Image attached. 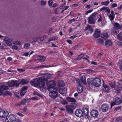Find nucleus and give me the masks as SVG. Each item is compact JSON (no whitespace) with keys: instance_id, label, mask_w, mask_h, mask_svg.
Here are the masks:
<instances>
[{"instance_id":"f257e3e1","label":"nucleus","mask_w":122,"mask_h":122,"mask_svg":"<svg viewBox=\"0 0 122 122\" xmlns=\"http://www.w3.org/2000/svg\"><path fill=\"white\" fill-rule=\"evenodd\" d=\"M45 77L46 76H43L41 77L35 79L34 81H31L30 82V84L32 86L39 87L41 91L44 92L45 91L46 87L45 86L44 81L46 80V78H45Z\"/></svg>"},{"instance_id":"f03ea898","label":"nucleus","mask_w":122,"mask_h":122,"mask_svg":"<svg viewBox=\"0 0 122 122\" xmlns=\"http://www.w3.org/2000/svg\"><path fill=\"white\" fill-rule=\"evenodd\" d=\"M51 90H48L50 91V92L49 93V96L51 98L54 99L55 98H57V100H56L55 101L56 102H58L59 101V99L60 98L59 97H57L58 94L57 92V89L53 88L51 89Z\"/></svg>"},{"instance_id":"7ed1b4c3","label":"nucleus","mask_w":122,"mask_h":122,"mask_svg":"<svg viewBox=\"0 0 122 122\" xmlns=\"http://www.w3.org/2000/svg\"><path fill=\"white\" fill-rule=\"evenodd\" d=\"M97 14V13L95 12L90 15L89 17L88 18V22L89 24H92L95 23V18Z\"/></svg>"},{"instance_id":"20e7f679","label":"nucleus","mask_w":122,"mask_h":122,"mask_svg":"<svg viewBox=\"0 0 122 122\" xmlns=\"http://www.w3.org/2000/svg\"><path fill=\"white\" fill-rule=\"evenodd\" d=\"M20 84V83L19 81L12 80L11 81H9L6 83V84L8 85L9 87H12L15 86H18Z\"/></svg>"},{"instance_id":"39448f33","label":"nucleus","mask_w":122,"mask_h":122,"mask_svg":"<svg viewBox=\"0 0 122 122\" xmlns=\"http://www.w3.org/2000/svg\"><path fill=\"white\" fill-rule=\"evenodd\" d=\"M66 111L69 113H73V111L75 109V107L73 104L66 105L65 106Z\"/></svg>"},{"instance_id":"423d86ee","label":"nucleus","mask_w":122,"mask_h":122,"mask_svg":"<svg viewBox=\"0 0 122 122\" xmlns=\"http://www.w3.org/2000/svg\"><path fill=\"white\" fill-rule=\"evenodd\" d=\"M92 81V84H93L95 86L99 87L101 85V81L98 78L95 77L94 78Z\"/></svg>"},{"instance_id":"0eeeda50","label":"nucleus","mask_w":122,"mask_h":122,"mask_svg":"<svg viewBox=\"0 0 122 122\" xmlns=\"http://www.w3.org/2000/svg\"><path fill=\"white\" fill-rule=\"evenodd\" d=\"M55 81L54 80H51L47 83L48 90H51V89L56 88H55Z\"/></svg>"},{"instance_id":"6e6552de","label":"nucleus","mask_w":122,"mask_h":122,"mask_svg":"<svg viewBox=\"0 0 122 122\" xmlns=\"http://www.w3.org/2000/svg\"><path fill=\"white\" fill-rule=\"evenodd\" d=\"M9 119L11 122H19L20 120L18 119H16V117L14 115L11 114L8 116Z\"/></svg>"},{"instance_id":"1a4fd4ad","label":"nucleus","mask_w":122,"mask_h":122,"mask_svg":"<svg viewBox=\"0 0 122 122\" xmlns=\"http://www.w3.org/2000/svg\"><path fill=\"white\" fill-rule=\"evenodd\" d=\"M77 82L78 84H81L82 83L84 84H86V77L84 76H82L80 80H77Z\"/></svg>"},{"instance_id":"9d476101","label":"nucleus","mask_w":122,"mask_h":122,"mask_svg":"<svg viewBox=\"0 0 122 122\" xmlns=\"http://www.w3.org/2000/svg\"><path fill=\"white\" fill-rule=\"evenodd\" d=\"M109 108V106L107 104H104L101 106V109L102 112H105L107 111Z\"/></svg>"},{"instance_id":"9b49d317","label":"nucleus","mask_w":122,"mask_h":122,"mask_svg":"<svg viewBox=\"0 0 122 122\" xmlns=\"http://www.w3.org/2000/svg\"><path fill=\"white\" fill-rule=\"evenodd\" d=\"M75 115L78 117H81L83 115L82 111L80 109H76L75 111Z\"/></svg>"},{"instance_id":"f8f14e48","label":"nucleus","mask_w":122,"mask_h":122,"mask_svg":"<svg viewBox=\"0 0 122 122\" xmlns=\"http://www.w3.org/2000/svg\"><path fill=\"white\" fill-rule=\"evenodd\" d=\"M8 114V112L6 111L2 110L0 111V117L2 118L6 117Z\"/></svg>"},{"instance_id":"ddd939ff","label":"nucleus","mask_w":122,"mask_h":122,"mask_svg":"<svg viewBox=\"0 0 122 122\" xmlns=\"http://www.w3.org/2000/svg\"><path fill=\"white\" fill-rule=\"evenodd\" d=\"M101 34V31L100 30L98 29H96L94 31V36L95 38L99 37Z\"/></svg>"},{"instance_id":"4468645a","label":"nucleus","mask_w":122,"mask_h":122,"mask_svg":"<svg viewBox=\"0 0 122 122\" xmlns=\"http://www.w3.org/2000/svg\"><path fill=\"white\" fill-rule=\"evenodd\" d=\"M60 93L63 96L65 95L66 94L67 90L66 88H62L60 89L59 91Z\"/></svg>"},{"instance_id":"2eb2a0df","label":"nucleus","mask_w":122,"mask_h":122,"mask_svg":"<svg viewBox=\"0 0 122 122\" xmlns=\"http://www.w3.org/2000/svg\"><path fill=\"white\" fill-rule=\"evenodd\" d=\"M90 114L93 117H95L98 115V112L97 110H93L91 111Z\"/></svg>"},{"instance_id":"dca6fc26","label":"nucleus","mask_w":122,"mask_h":122,"mask_svg":"<svg viewBox=\"0 0 122 122\" xmlns=\"http://www.w3.org/2000/svg\"><path fill=\"white\" fill-rule=\"evenodd\" d=\"M114 28L116 29H121L122 28V24H119L118 23L115 22L113 24Z\"/></svg>"},{"instance_id":"f3484780","label":"nucleus","mask_w":122,"mask_h":122,"mask_svg":"<svg viewBox=\"0 0 122 122\" xmlns=\"http://www.w3.org/2000/svg\"><path fill=\"white\" fill-rule=\"evenodd\" d=\"M4 42L8 46H10L11 45L12 43L10 41V39L7 37H5L4 39Z\"/></svg>"},{"instance_id":"a211bd4d","label":"nucleus","mask_w":122,"mask_h":122,"mask_svg":"<svg viewBox=\"0 0 122 122\" xmlns=\"http://www.w3.org/2000/svg\"><path fill=\"white\" fill-rule=\"evenodd\" d=\"M111 32V34L113 35H116L119 32V30L118 29H116L114 28H113Z\"/></svg>"},{"instance_id":"6ab92c4d","label":"nucleus","mask_w":122,"mask_h":122,"mask_svg":"<svg viewBox=\"0 0 122 122\" xmlns=\"http://www.w3.org/2000/svg\"><path fill=\"white\" fill-rule=\"evenodd\" d=\"M66 99L67 101L70 102H76V101L75 98L68 97H66Z\"/></svg>"},{"instance_id":"aec40b11","label":"nucleus","mask_w":122,"mask_h":122,"mask_svg":"<svg viewBox=\"0 0 122 122\" xmlns=\"http://www.w3.org/2000/svg\"><path fill=\"white\" fill-rule=\"evenodd\" d=\"M115 102L117 105H119L121 103H122V101L121 99L120 98L118 97H116L115 98Z\"/></svg>"},{"instance_id":"412c9836","label":"nucleus","mask_w":122,"mask_h":122,"mask_svg":"<svg viewBox=\"0 0 122 122\" xmlns=\"http://www.w3.org/2000/svg\"><path fill=\"white\" fill-rule=\"evenodd\" d=\"M103 90L104 91L107 93L109 91V87L108 86L105 85H103Z\"/></svg>"},{"instance_id":"4be33fe9","label":"nucleus","mask_w":122,"mask_h":122,"mask_svg":"<svg viewBox=\"0 0 122 122\" xmlns=\"http://www.w3.org/2000/svg\"><path fill=\"white\" fill-rule=\"evenodd\" d=\"M77 86V91L79 93L81 92L83 90V87L81 85V84H78Z\"/></svg>"},{"instance_id":"5701e85b","label":"nucleus","mask_w":122,"mask_h":122,"mask_svg":"<svg viewBox=\"0 0 122 122\" xmlns=\"http://www.w3.org/2000/svg\"><path fill=\"white\" fill-rule=\"evenodd\" d=\"M37 56L39 57L38 59L41 62H44L46 60L45 57L44 56H42L38 55Z\"/></svg>"},{"instance_id":"b1692460","label":"nucleus","mask_w":122,"mask_h":122,"mask_svg":"<svg viewBox=\"0 0 122 122\" xmlns=\"http://www.w3.org/2000/svg\"><path fill=\"white\" fill-rule=\"evenodd\" d=\"M18 81L20 82V84L22 85L26 84L29 82V81L26 79H22L21 82H20L19 80Z\"/></svg>"},{"instance_id":"393cba45","label":"nucleus","mask_w":122,"mask_h":122,"mask_svg":"<svg viewBox=\"0 0 122 122\" xmlns=\"http://www.w3.org/2000/svg\"><path fill=\"white\" fill-rule=\"evenodd\" d=\"M112 42L110 40H107L105 42V45L107 46H111L112 45Z\"/></svg>"},{"instance_id":"a878e982","label":"nucleus","mask_w":122,"mask_h":122,"mask_svg":"<svg viewBox=\"0 0 122 122\" xmlns=\"http://www.w3.org/2000/svg\"><path fill=\"white\" fill-rule=\"evenodd\" d=\"M28 99L26 98H25L22 99L21 101V102L19 104H18V105L19 106L21 104L23 105H24L27 103Z\"/></svg>"},{"instance_id":"bb28decb","label":"nucleus","mask_w":122,"mask_h":122,"mask_svg":"<svg viewBox=\"0 0 122 122\" xmlns=\"http://www.w3.org/2000/svg\"><path fill=\"white\" fill-rule=\"evenodd\" d=\"M8 89V86L5 85H2L0 87V89L2 90L3 91L4 90H7Z\"/></svg>"},{"instance_id":"cd10ccee","label":"nucleus","mask_w":122,"mask_h":122,"mask_svg":"<svg viewBox=\"0 0 122 122\" xmlns=\"http://www.w3.org/2000/svg\"><path fill=\"white\" fill-rule=\"evenodd\" d=\"M58 37L56 36L52 37L49 39L48 42H46V43H47L51 41H54L55 40H56L58 39Z\"/></svg>"},{"instance_id":"c85d7f7f","label":"nucleus","mask_w":122,"mask_h":122,"mask_svg":"<svg viewBox=\"0 0 122 122\" xmlns=\"http://www.w3.org/2000/svg\"><path fill=\"white\" fill-rule=\"evenodd\" d=\"M61 98V103L63 105H65L68 103V102L65 99L62 98L61 97H60Z\"/></svg>"},{"instance_id":"c756f323","label":"nucleus","mask_w":122,"mask_h":122,"mask_svg":"<svg viewBox=\"0 0 122 122\" xmlns=\"http://www.w3.org/2000/svg\"><path fill=\"white\" fill-rule=\"evenodd\" d=\"M83 115L84 114L86 116L88 115V110L87 108H85L83 109Z\"/></svg>"},{"instance_id":"7c9ffc66","label":"nucleus","mask_w":122,"mask_h":122,"mask_svg":"<svg viewBox=\"0 0 122 122\" xmlns=\"http://www.w3.org/2000/svg\"><path fill=\"white\" fill-rule=\"evenodd\" d=\"M108 35L107 33H102V34L101 37L104 39H106L108 38Z\"/></svg>"},{"instance_id":"2f4dec72","label":"nucleus","mask_w":122,"mask_h":122,"mask_svg":"<svg viewBox=\"0 0 122 122\" xmlns=\"http://www.w3.org/2000/svg\"><path fill=\"white\" fill-rule=\"evenodd\" d=\"M58 86L59 87H61L63 86L64 85V83L63 81H60L58 82Z\"/></svg>"},{"instance_id":"473e14b6","label":"nucleus","mask_w":122,"mask_h":122,"mask_svg":"<svg viewBox=\"0 0 122 122\" xmlns=\"http://www.w3.org/2000/svg\"><path fill=\"white\" fill-rule=\"evenodd\" d=\"M109 1H107L102 2L101 3V4L102 5L107 6L109 4Z\"/></svg>"},{"instance_id":"72a5a7b5","label":"nucleus","mask_w":122,"mask_h":122,"mask_svg":"<svg viewBox=\"0 0 122 122\" xmlns=\"http://www.w3.org/2000/svg\"><path fill=\"white\" fill-rule=\"evenodd\" d=\"M119 40L122 41V31H121L117 36Z\"/></svg>"},{"instance_id":"f704fd0d","label":"nucleus","mask_w":122,"mask_h":122,"mask_svg":"<svg viewBox=\"0 0 122 122\" xmlns=\"http://www.w3.org/2000/svg\"><path fill=\"white\" fill-rule=\"evenodd\" d=\"M30 46V44L28 43H25V44L24 47L25 49H28L29 48Z\"/></svg>"},{"instance_id":"c9c22d12","label":"nucleus","mask_w":122,"mask_h":122,"mask_svg":"<svg viewBox=\"0 0 122 122\" xmlns=\"http://www.w3.org/2000/svg\"><path fill=\"white\" fill-rule=\"evenodd\" d=\"M109 84L110 86L112 88H114L116 87L115 83L114 81L109 83Z\"/></svg>"},{"instance_id":"e433bc0d","label":"nucleus","mask_w":122,"mask_h":122,"mask_svg":"<svg viewBox=\"0 0 122 122\" xmlns=\"http://www.w3.org/2000/svg\"><path fill=\"white\" fill-rule=\"evenodd\" d=\"M115 16V15L110 14L109 16V19L111 21H112L114 19Z\"/></svg>"},{"instance_id":"4c0bfd02","label":"nucleus","mask_w":122,"mask_h":122,"mask_svg":"<svg viewBox=\"0 0 122 122\" xmlns=\"http://www.w3.org/2000/svg\"><path fill=\"white\" fill-rule=\"evenodd\" d=\"M97 43L103 45L104 43V42L103 40L102 39H98L97 41Z\"/></svg>"},{"instance_id":"58836bf2","label":"nucleus","mask_w":122,"mask_h":122,"mask_svg":"<svg viewBox=\"0 0 122 122\" xmlns=\"http://www.w3.org/2000/svg\"><path fill=\"white\" fill-rule=\"evenodd\" d=\"M33 94L34 95H37L40 97H42V95L41 94L36 92H34Z\"/></svg>"},{"instance_id":"ea45409f","label":"nucleus","mask_w":122,"mask_h":122,"mask_svg":"<svg viewBox=\"0 0 122 122\" xmlns=\"http://www.w3.org/2000/svg\"><path fill=\"white\" fill-rule=\"evenodd\" d=\"M92 28L91 26L88 25L87 27L85 29V30H89L90 29H91Z\"/></svg>"},{"instance_id":"a19ab883","label":"nucleus","mask_w":122,"mask_h":122,"mask_svg":"<svg viewBox=\"0 0 122 122\" xmlns=\"http://www.w3.org/2000/svg\"><path fill=\"white\" fill-rule=\"evenodd\" d=\"M26 92V91H23L21 90V91L20 92V94L21 96H23L25 95Z\"/></svg>"},{"instance_id":"79ce46f5","label":"nucleus","mask_w":122,"mask_h":122,"mask_svg":"<svg viewBox=\"0 0 122 122\" xmlns=\"http://www.w3.org/2000/svg\"><path fill=\"white\" fill-rule=\"evenodd\" d=\"M21 42L20 41H14L13 44H15L17 45H19L20 44Z\"/></svg>"},{"instance_id":"37998d69","label":"nucleus","mask_w":122,"mask_h":122,"mask_svg":"<svg viewBox=\"0 0 122 122\" xmlns=\"http://www.w3.org/2000/svg\"><path fill=\"white\" fill-rule=\"evenodd\" d=\"M92 79L91 78H88L87 79V81L88 83L89 84L92 83Z\"/></svg>"},{"instance_id":"c03bdc74","label":"nucleus","mask_w":122,"mask_h":122,"mask_svg":"<svg viewBox=\"0 0 122 122\" xmlns=\"http://www.w3.org/2000/svg\"><path fill=\"white\" fill-rule=\"evenodd\" d=\"M115 105H117V104L115 101L113 102H111V108H112V106Z\"/></svg>"},{"instance_id":"a18cd8bd","label":"nucleus","mask_w":122,"mask_h":122,"mask_svg":"<svg viewBox=\"0 0 122 122\" xmlns=\"http://www.w3.org/2000/svg\"><path fill=\"white\" fill-rule=\"evenodd\" d=\"M53 1L52 0H50L48 1V4L50 6H51L52 5Z\"/></svg>"},{"instance_id":"49530a36","label":"nucleus","mask_w":122,"mask_h":122,"mask_svg":"<svg viewBox=\"0 0 122 122\" xmlns=\"http://www.w3.org/2000/svg\"><path fill=\"white\" fill-rule=\"evenodd\" d=\"M28 87L27 86L23 87L21 89L22 91H25L27 89Z\"/></svg>"},{"instance_id":"de8ad7c7","label":"nucleus","mask_w":122,"mask_h":122,"mask_svg":"<svg viewBox=\"0 0 122 122\" xmlns=\"http://www.w3.org/2000/svg\"><path fill=\"white\" fill-rule=\"evenodd\" d=\"M47 37V36L46 35H44L43 36H42L40 38V40L41 41H43V40L45 39Z\"/></svg>"},{"instance_id":"09e8293b","label":"nucleus","mask_w":122,"mask_h":122,"mask_svg":"<svg viewBox=\"0 0 122 122\" xmlns=\"http://www.w3.org/2000/svg\"><path fill=\"white\" fill-rule=\"evenodd\" d=\"M105 12H107V13H109L110 12V10L107 7Z\"/></svg>"},{"instance_id":"8fccbe9b","label":"nucleus","mask_w":122,"mask_h":122,"mask_svg":"<svg viewBox=\"0 0 122 122\" xmlns=\"http://www.w3.org/2000/svg\"><path fill=\"white\" fill-rule=\"evenodd\" d=\"M107 7H103L102 8H101L100 10V11L101 12L104 11H105Z\"/></svg>"},{"instance_id":"3c124183","label":"nucleus","mask_w":122,"mask_h":122,"mask_svg":"<svg viewBox=\"0 0 122 122\" xmlns=\"http://www.w3.org/2000/svg\"><path fill=\"white\" fill-rule=\"evenodd\" d=\"M46 4V2L45 1L43 0H41V4L42 5H45Z\"/></svg>"},{"instance_id":"603ef678","label":"nucleus","mask_w":122,"mask_h":122,"mask_svg":"<svg viewBox=\"0 0 122 122\" xmlns=\"http://www.w3.org/2000/svg\"><path fill=\"white\" fill-rule=\"evenodd\" d=\"M5 95H10L11 94V93L9 91H6L4 92Z\"/></svg>"},{"instance_id":"864d4df0","label":"nucleus","mask_w":122,"mask_h":122,"mask_svg":"<svg viewBox=\"0 0 122 122\" xmlns=\"http://www.w3.org/2000/svg\"><path fill=\"white\" fill-rule=\"evenodd\" d=\"M80 35H79V36H76V35H74L73 36H71L70 38H73L74 39L76 37H79L80 36Z\"/></svg>"},{"instance_id":"5fc2aeb1","label":"nucleus","mask_w":122,"mask_h":122,"mask_svg":"<svg viewBox=\"0 0 122 122\" xmlns=\"http://www.w3.org/2000/svg\"><path fill=\"white\" fill-rule=\"evenodd\" d=\"M93 11V10H89L87 11L85 13V14L86 15H87L88 14L91 12Z\"/></svg>"},{"instance_id":"6e6d98bb","label":"nucleus","mask_w":122,"mask_h":122,"mask_svg":"<svg viewBox=\"0 0 122 122\" xmlns=\"http://www.w3.org/2000/svg\"><path fill=\"white\" fill-rule=\"evenodd\" d=\"M121 107H116L114 109V110L115 111H117L118 110L121 109Z\"/></svg>"},{"instance_id":"4d7b16f0","label":"nucleus","mask_w":122,"mask_h":122,"mask_svg":"<svg viewBox=\"0 0 122 122\" xmlns=\"http://www.w3.org/2000/svg\"><path fill=\"white\" fill-rule=\"evenodd\" d=\"M99 16H100V17L97 20V21L98 22H100L101 21V20H102V17L101 15L100 14Z\"/></svg>"},{"instance_id":"13d9d810","label":"nucleus","mask_w":122,"mask_h":122,"mask_svg":"<svg viewBox=\"0 0 122 122\" xmlns=\"http://www.w3.org/2000/svg\"><path fill=\"white\" fill-rule=\"evenodd\" d=\"M12 48L13 49L17 50L18 48V47L17 46H13L12 47Z\"/></svg>"},{"instance_id":"bf43d9fd","label":"nucleus","mask_w":122,"mask_h":122,"mask_svg":"<svg viewBox=\"0 0 122 122\" xmlns=\"http://www.w3.org/2000/svg\"><path fill=\"white\" fill-rule=\"evenodd\" d=\"M117 5V4L116 3H114L112 4V8H114L115 7H116Z\"/></svg>"},{"instance_id":"052dcab7","label":"nucleus","mask_w":122,"mask_h":122,"mask_svg":"<svg viewBox=\"0 0 122 122\" xmlns=\"http://www.w3.org/2000/svg\"><path fill=\"white\" fill-rule=\"evenodd\" d=\"M31 99L33 100H38L39 99L37 97H33L31 98Z\"/></svg>"},{"instance_id":"680f3d73","label":"nucleus","mask_w":122,"mask_h":122,"mask_svg":"<svg viewBox=\"0 0 122 122\" xmlns=\"http://www.w3.org/2000/svg\"><path fill=\"white\" fill-rule=\"evenodd\" d=\"M58 5L56 3H55L53 5L52 7H56Z\"/></svg>"},{"instance_id":"e2e57ef3","label":"nucleus","mask_w":122,"mask_h":122,"mask_svg":"<svg viewBox=\"0 0 122 122\" xmlns=\"http://www.w3.org/2000/svg\"><path fill=\"white\" fill-rule=\"evenodd\" d=\"M117 121H120L121 120V118L120 117H117L116 118Z\"/></svg>"},{"instance_id":"0e129e2a","label":"nucleus","mask_w":122,"mask_h":122,"mask_svg":"<svg viewBox=\"0 0 122 122\" xmlns=\"http://www.w3.org/2000/svg\"><path fill=\"white\" fill-rule=\"evenodd\" d=\"M59 9L58 8H56L55 10V13L56 14H57L58 12V10Z\"/></svg>"},{"instance_id":"69168bd1","label":"nucleus","mask_w":122,"mask_h":122,"mask_svg":"<svg viewBox=\"0 0 122 122\" xmlns=\"http://www.w3.org/2000/svg\"><path fill=\"white\" fill-rule=\"evenodd\" d=\"M79 4H73L71 5V6L73 7H76L78 6Z\"/></svg>"},{"instance_id":"338daca9","label":"nucleus","mask_w":122,"mask_h":122,"mask_svg":"<svg viewBox=\"0 0 122 122\" xmlns=\"http://www.w3.org/2000/svg\"><path fill=\"white\" fill-rule=\"evenodd\" d=\"M91 7V6L89 5H87L86 6H85V8H87L88 9H90V8Z\"/></svg>"},{"instance_id":"774afa93","label":"nucleus","mask_w":122,"mask_h":122,"mask_svg":"<svg viewBox=\"0 0 122 122\" xmlns=\"http://www.w3.org/2000/svg\"><path fill=\"white\" fill-rule=\"evenodd\" d=\"M67 42L70 44H72L73 42L71 40H67Z\"/></svg>"}]
</instances>
